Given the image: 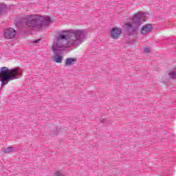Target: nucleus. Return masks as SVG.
<instances>
[{"instance_id":"423d86ee","label":"nucleus","mask_w":176,"mask_h":176,"mask_svg":"<svg viewBox=\"0 0 176 176\" xmlns=\"http://www.w3.org/2000/svg\"><path fill=\"white\" fill-rule=\"evenodd\" d=\"M16 30L13 28H8L4 32V36L7 39H13L16 36Z\"/></svg>"},{"instance_id":"f257e3e1","label":"nucleus","mask_w":176,"mask_h":176,"mask_svg":"<svg viewBox=\"0 0 176 176\" xmlns=\"http://www.w3.org/2000/svg\"><path fill=\"white\" fill-rule=\"evenodd\" d=\"M86 36V31L83 30H62L58 33V36L52 46L53 52H63L67 47L74 46L78 47L82 41V38Z\"/></svg>"},{"instance_id":"9b49d317","label":"nucleus","mask_w":176,"mask_h":176,"mask_svg":"<svg viewBox=\"0 0 176 176\" xmlns=\"http://www.w3.org/2000/svg\"><path fill=\"white\" fill-rule=\"evenodd\" d=\"M13 152V147H8L4 150V153H11Z\"/></svg>"},{"instance_id":"6e6552de","label":"nucleus","mask_w":176,"mask_h":176,"mask_svg":"<svg viewBox=\"0 0 176 176\" xmlns=\"http://www.w3.org/2000/svg\"><path fill=\"white\" fill-rule=\"evenodd\" d=\"M61 52L62 51H53L54 54V60L56 63H60L61 61H63V56H61Z\"/></svg>"},{"instance_id":"2eb2a0df","label":"nucleus","mask_w":176,"mask_h":176,"mask_svg":"<svg viewBox=\"0 0 176 176\" xmlns=\"http://www.w3.org/2000/svg\"><path fill=\"white\" fill-rule=\"evenodd\" d=\"M39 41H41V39L36 40V41H33V43H38L39 42Z\"/></svg>"},{"instance_id":"39448f33","label":"nucleus","mask_w":176,"mask_h":176,"mask_svg":"<svg viewBox=\"0 0 176 176\" xmlns=\"http://www.w3.org/2000/svg\"><path fill=\"white\" fill-rule=\"evenodd\" d=\"M153 30V26L152 24L148 23L144 25L142 28L140 29V34L142 35H148L150 32H152V30Z\"/></svg>"},{"instance_id":"7ed1b4c3","label":"nucleus","mask_w":176,"mask_h":176,"mask_svg":"<svg viewBox=\"0 0 176 176\" xmlns=\"http://www.w3.org/2000/svg\"><path fill=\"white\" fill-rule=\"evenodd\" d=\"M142 21H145V13L138 12L133 15L131 22L124 23L126 35L129 36L135 35L137 31L141 27Z\"/></svg>"},{"instance_id":"ddd939ff","label":"nucleus","mask_w":176,"mask_h":176,"mask_svg":"<svg viewBox=\"0 0 176 176\" xmlns=\"http://www.w3.org/2000/svg\"><path fill=\"white\" fill-rule=\"evenodd\" d=\"M149 52H151V48H149V47L144 48L145 53H149Z\"/></svg>"},{"instance_id":"9d476101","label":"nucleus","mask_w":176,"mask_h":176,"mask_svg":"<svg viewBox=\"0 0 176 176\" xmlns=\"http://www.w3.org/2000/svg\"><path fill=\"white\" fill-rule=\"evenodd\" d=\"M6 10V5L0 4V13H3Z\"/></svg>"},{"instance_id":"f03ea898","label":"nucleus","mask_w":176,"mask_h":176,"mask_svg":"<svg viewBox=\"0 0 176 176\" xmlns=\"http://www.w3.org/2000/svg\"><path fill=\"white\" fill-rule=\"evenodd\" d=\"M23 21L27 27L31 30H41L42 27H46L52 23L50 16H44L38 14L27 15L23 18Z\"/></svg>"},{"instance_id":"4468645a","label":"nucleus","mask_w":176,"mask_h":176,"mask_svg":"<svg viewBox=\"0 0 176 176\" xmlns=\"http://www.w3.org/2000/svg\"><path fill=\"white\" fill-rule=\"evenodd\" d=\"M55 175L56 176H63V173H61L60 172H56L55 173Z\"/></svg>"},{"instance_id":"f8f14e48","label":"nucleus","mask_w":176,"mask_h":176,"mask_svg":"<svg viewBox=\"0 0 176 176\" xmlns=\"http://www.w3.org/2000/svg\"><path fill=\"white\" fill-rule=\"evenodd\" d=\"M170 77L172 79H176V72H172L169 74Z\"/></svg>"},{"instance_id":"0eeeda50","label":"nucleus","mask_w":176,"mask_h":176,"mask_svg":"<svg viewBox=\"0 0 176 176\" xmlns=\"http://www.w3.org/2000/svg\"><path fill=\"white\" fill-rule=\"evenodd\" d=\"M122 34V30L118 28H113L111 32V36L113 39H118Z\"/></svg>"},{"instance_id":"1a4fd4ad","label":"nucleus","mask_w":176,"mask_h":176,"mask_svg":"<svg viewBox=\"0 0 176 176\" xmlns=\"http://www.w3.org/2000/svg\"><path fill=\"white\" fill-rule=\"evenodd\" d=\"M74 63H76V58H67L65 60V65H74Z\"/></svg>"},{"instance_id":"20e7f679","label":"nucleus","mask_w":176,"mask_h":176,"mask_svg":"<svg viewBox=\"0 0 176 176\" xmlns=\"http://www.w3.org/2000/svg\"><path fill=\"white\" fill-rule=\"evenodd\" d=\"M21 76V70L20 68L15 67L9 69L7 67H2L0 68V82L1 86L8 85L10 80L19 79Z\"/></svg>"}]
</instances>
